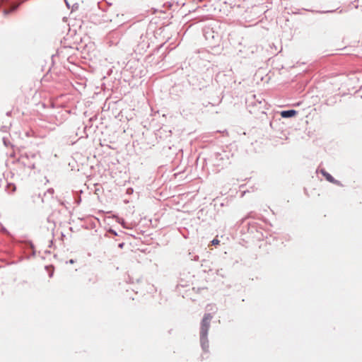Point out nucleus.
Returning <instances> with one entry per match:
<instances>
[{"label":"nucleus","mask_w":362,"mask_h":362,"mask_svg":"<svg viewBox=\"0 0 362 362\" xmlns=\"http://www.w3.org/2000/svg\"><path fill=\"white\" fill-rule=\"evenodd\" d=\"M216 25H208L203 28V35L210 46L215 47L219 44L221 35L215 30Z\"/></svg>","instance_id":"f257e3e1"},{"label":"nucleus","mask_w":362,"mask_h":362,"mask_svg":"<svg viewBox=\"0 0 362 362\" xmlns=\"http://www.w3.org/2000/svg\"><path fill=\"white\" fill-rule=\"evenodd\" d=\"M213 316L210 313L205 314L202 322H201V328H200V335L202 337H207L208 332L210 327V322L212 320Z\"/></svg>","instance_id":"f03ea898"},{"label":"nucleus","mask_w":362,"mask_h":362,"mask_svg":"<svg viewBox=\"0 0 362 362\" xmlns=\"http://www.w3.org/2000/svg\"><path fill=\"white\" fill-rule=\"evenodd\" d=\"M0 2L2 5L4 6H7L8 5L10 6V8L8 9H4L3 11V14L4 16H8V14H10L11 12H13L15 11L16 10H17V8L19 7V6L21 5V3H18V4H13V3H11L9 1V0H0Z\"/></svg>","instance_id":"7ed1b4c3"},{"label":"nucleus","mask_w":362,"mask_h":362,"mask_svg":"<svg viewBox=\"0 0 362 362\" xmlns=\"http://www.w3.org/2000/svg\"><path fill=\"white\" fill-rule=\"evenodd\" d=\"M298 112L295 110H287L281 112V116L283 118H291L297 115Z\"/></svg>","instance_id":"20e7f679"},{"label":"nucleus","mask_w":362,"mask_h":362,"mask_svg":"<svg viewBox=\"0 0 362 362\" xmlns=\"http://www.w3.org/2000/svg\"><path fill=\"white\" fill-rule=\"evenodd\" d=\"M320 173L325 177V178L328 182L334 184H338V182L336 180H334V178L330 174H329L325 169H321Z\"/></svg>","instance_id":"39448f33"},{"label":"nucleus","mask_w":362,"mask_h":362,"mask_svg":"<svg viewBox=\"0 0 362 362\" xmlns=\"http://www.w3.org/2000/svg\"><path fill=\"white\" fill-rule=\"evenodd\" d=\"M200 341H201V345L202 347V349L208 352L209 349V340L207 339V337H202V335H200Z\"/></svg>","instance_id":"423d86ee"},{"label":"nucleus","mask_w":362,"mask_h":362,"mask_svg":"<svg viewBox=\"0 0 362 362\" xmlns=\"http://www.w3.org/2000/svg\"><path fill=\"white\" fill-rule=\"evenodd\" d=\"M308 11L312 12V13H333L335 11L334 10H327V11H315V10H309L305 9Z\"/></svg>","instance_id":"0eeeda50"},{"label":"nucleus","mask_w":362,"mask_h":362,"mask_svg":"<svg viewBox=\"0 0 362 362\" xmlns=\"http://www.w3.org/2000/svg\"><path fill=\"white\" fill-rule=\"evenodd\" d=\"M219 243L220 241L217 239V238H214L212 241H211V244L213 245H219Z\"/></svg>","instance_id":"6e6552de"},{"label":"nucleus","mask_w":362,"mask_h":362,"mask_svg":"<svg viewBox=\"0 0 362 362\" xmlns=\"http://www.w3.org/2000/svg\"><path fill=\"white\" fill-rule=\"evenodd\" d=\"M3 141L6 146H8L10 144V141L6 138H3Z\"/></svg>","instance_id":"1a4fd4ad"},{"label":"nucleus","mask_w":362,"mask_h":362,"mask_svg":"<svg viewBox=\"0 0 362 362\" xmlns=\"http://www.w3.org/2000/svg\"><path fill=\"white\" fill-rule=\"evenodd\" d=\"M8 127H6V126H3V127H1V130L2 132H6L8 131Z\"/></svg>","instance_id":"9d476101"},{"label":"nucleus","mask_w":362,"mask_h":362,"mask_svg":"<svg viewBox=\"0 0 362 362\" xmlns=\"http://www.w3.org/2000/svg\"><path fill=\"white\" fill-rule=\"evenodd\" d=\"M216 132H220V133H223V134H228V132L226 129H224L223 131H217Z\"/></svg>","instance_id":"9b49d317"},{"label":"nucleus","mask_w":362,"mask_h":362,"mask_svg":"<svg viewBox=\"0 0 362 362\" xmlns=\"http://www.w3.org/2000/svg\"><path fill=\"white\" fill-rule=\"evenodd\" d=\"M64 1H65V2H66V5L67 6V7H69H69H70V5H69V4L68 3V1H67L66 0H64Z\"/></svg>","instance_id":"f8f14e48"},{"label":"nucleus","mask_w":362,"mask_h":362,"mask_svg":"<svg viewBox=\"0 0 362 362\" xmlns=\"http://www.w3.org/2000/svg\"><path fill=\"white\" fill-rule=\"evenodd\" d=\"M69 263H70V264H74V260H73V259H70V260H69Z\"/></svg>","instance_id":"ddd939ff"},{"label":"nucleus","mask_w":362,"mask_h":362,"mask_svg":"<svg viewBox=\"0 0 362 362\" xmlns=\"http://www.w3.org/2000/svg\"><path fill=\"white\" fill-rule=\"evenodd\" d=\"M73 7H74V8H78V6H77V4H74V5L73 6Z\"/></svg>","instance_id":"4468645a"},{"label":"nucleus","mask_w":362,"mask_h":362,"mask_svg":"<svg viewBox=\"0 0 362 362\" xmlns=\"http://www.w3.org/2000/svg\"><path fill=\"white\" fill-rule=\"evenodd\" d=\"M10 114H11V112H8L6 113V115H7L8 116V115H10Z\"/></svg>","instance_id":"2eb2a0df"},{"label":"nucleus","mask_w":362,"mask_h":362,"mask_svg":"<svg viewBox=\"0 0 362 362\" xmlns=\"http://www.w3.org/2000/svg\"><path fill=\"white\" fill-rule=\"evenodd\" d=\"M10 156L13 157V156H14V154L13 153H11Z\"/></svg>","instance_id":"dca6fc26"},{"label":"nucleus","mask_w":362,"mask_h":362,"mask_svg":"<svg viewBox=\"0 0 362 362\" xmlns=\"http://www.w3.org/2000/svg\"><path fill=\"white\" fill-rule=\"evenodd\" d=\"M257 101L259 103H261V101H259V99H257Z\"/></svg>","instance_id":"f3484780"},{"label":"nucleus","mask_w":362,"mask_h":362,"mask_svg":"<svg viewBox=\"0 0 362 362\" xmlns=\"http://www.w3.org/2000/svg\"><path fill=\"white\" fill-rule=\"evenodd\" d=\"M257 101L259 103H261V101H259V99H257Z\"/></svg>","instance_id":"a211bd4d"}]
</instances>
